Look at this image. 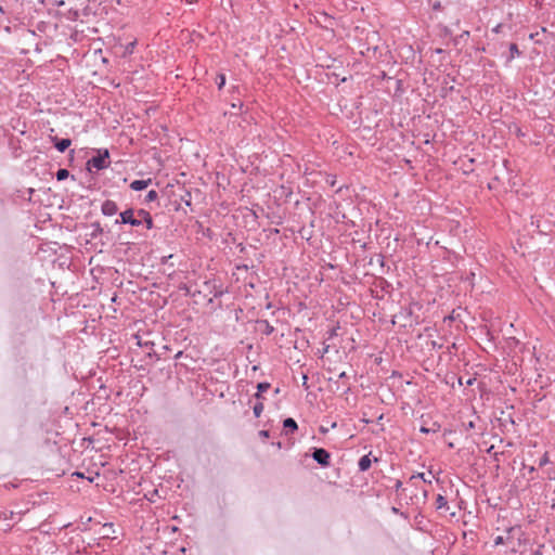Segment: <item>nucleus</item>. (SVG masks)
Returning a JSON list of instances; mask_svg holds the SVG:
<instances>
[{"label":"nucleus","instance_id":"nucleus-1","mask_svg":"<svg viewBox=\"0 0 555 555\" xmlns=\"http://www.w3.org/2000/svg\"><path fill=\"white\" fill-rule=\"evenodd\" d=\"M115 224H130L131 227H140L144 224L147 230L154 228L152 215L145 209L128 208L119 214V219L115 220Z\"/></svg>","mask_w":555,"mask_h":555},{"label":"nucleus","instance_id":"nucleus-2","mask_svg":"<svg viewBox=\"0 0 555 555\" xmlns=\"http://www.w3.org/2000/svg\"><path fill=\"white\" fill-rule=\"evenodd\" d=\"M87 169L91 171L92 168L96 170H103L109 167L111 157L107 149H99L96 150V155L92 156L87 162Z\"/></svg>","mask_w":555,"mask_h":555},{"label":"nucleus","instance_id":"nucleus-3","mask_svg":"<svg viewBox=\"0 0 555 555\" xmlns=\"http://www.w3.org/2000/svg\"><path fill=\"white\" fill-rule=\"evenodd\" d=\"M311 456L322 467L331 465V453L324 448H313Z\"/></svg>","mask_w":555,"mask_h":555},{"label":"nucleus","instance_id":"nucleus-4","mask_svg":"<svg viewBox=\"0 0 555 555\" xmlns=\"http://www.w3.org/2000/svg\"><path fill=\"white\" fill-rule=\"evenodd\" d=\"M50 141L53 143V146L60 152L64 153L72 144V140L68 138H59L56 135H50Z\"/></svg>","mask_w":555,"mask_h":555},{"label":"nucleus","instance_id":"nucleus-5","mask_svg":"<svg viewBox=\"0 0 555 555\" xmlns=\"http://www.w3.org/2000/svg\"><path fill=\"white\" fill-rule=\"evenodd\" d=\"M101 211L104 216H114L118 211V206L114 201L106 199L101 206Z\"/></svg>","mask_w":555,"mask_h":555},{"label":"nucleus","instance_id":"nucleus-6","mask_svg":"<svg viewBox=\"0 0 555 555\" xmlns=\"http://www.w3.org/2000/svg\"><path fill=\"white\" fill-rule=\"evenodd\" d=\"M546 224H542L539 219L534 220V217H531V225H535L537 230L541 234H546L547 231H551L552 224L551 222H545Z\"/></svg>","mask_w":555,"mask_h":555},{"label":"nucleus","instance_id":"nucleus-7","mask_svg":"<svg viewBox=\"0 0 555 555\" xmlns=\"http://www.w3.org/2000/svg\"><path fill=\"white\" fill-rule=\"evenodd\" d=\"M151 182H152L151 179L133 180L130 183V189L133 190V191H142V190H145L151 184Z\"/></svg>","mask_w":555,"mask_h":555},{"label":"nucleus","instance_id":"nucleus-8","mask_svg":"<svg viewBox=\"0 0 555 555\" xmlns=\"http://www.w3.org/2000/svg\"><path fill=\"white\" fill-rule=\"evenodd\" d=\"M283 428L285 429L286 434H293L298 429V425L294 418L287 417L283 421Z\"/></svg>","mask_w":555,"mask_h":555},{"label":"nucleus","instance_id":"nucleus-9","mask_svg":"<svg viewBox=\"0 0 555 555\" xmlns=\"http://www.w3.org/2000/svg\"><path fill=\"white\" fill-rule=\"evenodd\" d=\"M370 455H371V453L365 454L360 457V460L358 462V467H359L360 472H366L371 467L372 460L370 459Z\"/></svg>","mask_w":555,"mask_h":555},{"label":"nucleus","instance_id":"nucleus-10","mask_svg":"<svg viewBox=\"0 0 555 555\" xmlns=\"http://www.w3.org/2000/svg\"><path fill=\"white\" fill-rule=\"evenodd\" d=\"M271 387L270 383L268 382H261V383H258L257 384V392L255 393V398L257 400H262L263 399V392H266L267 390H269Z\"/></svg>","mask_w":555,"mask_h":555},{"label":"nucleus","instance_id":"nucleus-11","mask_svg":"<svg viewBox=\"0 0 555 555\" xmlns=\"http://www.w3.org/2000/svg\"><path fill=\"white\" fill-rule=\"evenodd\" d=\"M90 228H91V232H90V236L91 238H96L98 236H100L102 233H103V228L101 227L100 222H92L90 224Z\"/></svg>","mask_w":555,"mask_h":555},{"label":"nucleus","instance_id":"nucleus-12","mask_svg":"<svg viewBox=\"0 0 555 555\" xmlns=\"http://www.w3.org/2000/svg\"><path fill=\"white\" fill-rule=\"evenodd\" d=\"M436 508L437 509H442V508L449 509L448 501L441 494H438L436 498Z\"/></svg>","mask_w":555,"mask_h":555},{"label":"nucleus","instance_id":"nucleus-13","mask_svg":"<svg viewBox=\"0 0 555 555\" xmlns=\"http://www.w3.org/2000/svg\"><path fill=\"white\" fill-rule=\"evenodd\" d=\"M509 56L507 57L506 62L509 63L515 56L520 55V51L518 49V46L516 43L509 44Z\"/></svg>","mask_w":555,"mask_h":555},{"label":"nucleus","instance_id":"nucleus-14","mask_svg":"<svg viewBox=\"0 0 555 555\" xmlns=\"http://www.w3.org/2000/svg\"><path fill=\"white\" fill-rule=\"evenodd\" d=\"M258 323L264 326L263 333L266 335H271L274 332V327L268 320H259Z\"/></svg>","mask_w":555,"mask_h":555},{"label":"nucleus","instance_id":"nucleus-15","mask_svg":"<svg viewBox=\"0 0 555 555\" xmlns=\"http://www.w3.org/2000/svg\"><path fill=\"white\" fill-rule=\"evenodd\" d=\"M180 201L183 202L186 206L192 205V195L188 190L183 191V194L180 195Z\"/></svg>","mask_w":555,"mask_h":555},{"label":"nucleus","instance_id":"nucleus-16","mask_svg":"<svg viewBox=\"0 0 555 555\" xmlns=\"http://www.w3.org/2000/svg\"><path fill=\"white\" fill-rule=\"evenodd\" d=\"M470 33L468 30H464L462 34L457 35L453 38L454 46L460 44L463 40H466L469 37Z\"/></svg>","mask_w":555,"mask_h":555},{"label":"nucleus","instance_id":"nucleus-17","mask_svg":"<svg viewBox=\"0 0 555 555\" xmlns=\"http://www.w3.org/2000/svg\"><path fill=\"white\" fill-rule=\"evenodd\" d=\"M57 181H63L69 177V171L65 168H61L55 173Z\"/></svg>","mask_w":555,"mask_h":555},{"label":"nucleus","instance_id":"nucleus-18","mask_svg":"<svg viewBox=\"0 0 555 555\" xmlns=\"http://www.w3.org/2000/svg\"><path fill=\"white\" fill-rule=\"evenodd\" d=\"M440 429V425L438 423H434L431 427H421V433L423 434H429V433H437Z\"/></svg>","mask_w":555,"mask_h":555},{"label":"nucleus","instance_id":"nucleus-19","mask_svg":"<svg viewBox=\"0 0 555 555\" xmlns=\"http://www.w3.org/2000/svg\"><path fill=\"white\" fill-rule=\"evenodd\" d=\"M262 411H263V403L260 400H258V402L253 408L255 417H259L261 415Z\"/></svg>","mask_w":555,"mask_h":555},{"label":"nucleus","instance_id":"nucleus-20","mask_svg":"<svg viewBox=\"0 0 555 555\" xmlns=\"http://www.w3.org/2000/svg\"><path fill=\"white\" fill-rule=\"evenodd\" d=\"M158 197V193L155 190H150L147 194L145 195V202H154Z\"/></svg>","mask_w":555,"mask_h":555},{"label":"nucleus","instance_id":"nucleus-21","mask_svg":"<svg viewBox=\"0 0 555 555\" xmlns=\"http://www.w3.org/2000/svg\"><path fill=\"white\" fill-rule=\"evenodd\" d=\"M179 289H180V291H182V292H184V295H185V296H192V297H195V296H196V293H192V292H191V289H190V287H189V286H188V284H185V283H181V284L179 285Z\"/></svg>","mask_w":555,"mask_h":555},{"label":"nucleus","instance_id":"nucleus-22","mask_svg":"<svg viewBox=\"0 0 555 555\" xmlns=\"http://www.w3.org/2000/svg\"><path fill=\"white\" fill-rule=\"evenodd\" d=\"M225 85V75L224 74H219L217 76V86H218V89L221 90Z\"/></svg>","mask_w":555,"mask_h":555},{"label":"nucleus","instance_id":"nucleus-23","mask_svg":"<svg viewBox=\"0 0 555 555\" xmlns=\"http://www.w3.org/2000/svg\"><path fill=\"white\" fill-rule=\"evenodd\" d=\"M544 545L540 544L538 548L531 555H543Z\"/></svg>","mask_w":555,"mask_h":555},{"label":"nucleus","instance_id":"nucleus-24","mask_svg":"<svg viewBox=\"0 0 555 555\" xmlns=\"http://www.w3.org/2000/svg\"><path fill=\"white\" fill-rule=\"evenodd\" d=\"M548 462L547 454H544L539 462V466H544Z\"/></svg>","mask_w":555,"mask_h":555},{"label":"nucleus","instance_id":"nucleus-25","mask_svg":"<svg viewBox=\"0 0 555 555\" xmlns=\"http://www.w3.org/2000/svg\"><path fill=\"white\" fill-rule=\"evenodd\" d=\"M453 313H454V311L451 314L444 317L443 321L444 322H450V323L453 322L455 320V317H454Z\"/></svg>","mask_w":555,"mask_h":555},{"label":"nucleus","instance_id":"nucleus-26","mask_svg":"<svg viewBox=\"0 0 555 555\" xmlns=\"http://www.w3.org/2000/svg\"><path fill=\"white\" fill-rule=\"evenodd\" d=\"M391 512H392L393 514H398V515L403 516L404 518H408V516H406V515H404L402 512H400V509H399V508H397L396 506H392V507H391Z\"/></svg>","mask_w":555,"mask_h":555},{"label":"nucleus","instance_id":"nucleus-27","mask_svg":"<svg viewBox=\"0 0 555 555\" xmlns=\"http://www.w3.org/2000/svg\"><path fill=\"white\" fill-rule=\"evenodd\" d=\"M302 386L308 389L309 388V385H308V376L306 374L302 375Z\"/></svg>","mask_w":555,"mask_h":555},{"label":"nucleus","instance_id":"nucleus-28","mask_svg":"<svg viewBox=\"0 0 555 555\" xmlns=\"http://www.w3.org/2000/svg\"><path fill=\"white\" fill-rule=\"evenodd\" d=\"M259 436L262 437V438H268L270 436V431L269 430H260L259 431Z\"/></svg>","mask_w":555,"mask_h":555},{"label":"nucleus","instance_id":"nucleus-29","mask_svg":"<svg viewBox=\"0 0 555 555\" xmlns=\"http://www.w3.org/2000/svg\"><path fill=\"white\" fill-rule=\"evenodd\" d=\"M504 543V539L503 537L499 535L494 539V544L495 545H500V544H503Z\"/></svg>","mask_w":555,"mask_h":555},{"label":"nucleus","instance_id":"nucleus-30","mask_svg":"<svg viewBox=\"0 0 555 555\" xmlns=\"http://www.w3.org/2000/svg\"><path fill=\"white\" fill-rule=\"evenodd\" d=\"M402 487V482L400 480H397L395 483V489L399 490Z\"/></svg>","mask_w":555,"mask_h":555},{"label":"nucleus","instance_id":"nucleus-31","mask_svg":"<svg viewBox=\"0 0 555 555\" xmlns=\"http://www.w3.org/2000/svg\"><path fill=\"white\" fill-rule=\"evenodd\" d=\"M440 8H441V4H440V2H439V1H438V2H436V3L433 5V9H434V10H439Z\"/></svg>","mask_w":555,"mask_h":555},{"label":"nucleus","instance_id":"nucleus-32","mask_svg":"<svg viewBox=\"0 0 555 555\" xmlns=\"http://www.w3.org/2000/svg\"><path fill=\"white\" fill-rule=\"evenodd\" d=\"M467 429H472L475 427V423L473 421H470L467 425H466Z\"/></svg>","mask_w":555,"mask_h":555},{"label":"nucleus","instance_id":"nucleus-33","mask_svg":"<svg viewBox=\"0 0 555 555\" xmlns=\"http://www.w3.org/2000/svg\"><path fill=\"white\" fill-rule=\"evenodd\" d=\"M412 478H422L424 481H426L423 473H420L416 476H412Z\"/></svg>","mask_w":555,"mask_h":555},{"label":"nucleus","instance_id":"nucleus-34","mask_svg":"<svg viewBox=\"0 0 555 555\" xmlns=\"http://www.w3.org/2000/svg\"><path fill=\"white\" fill-rule=\"evenodd\" d=\"M378 258H379L380 266H384V256L378 255Z\"/></svg>","mask_w":555,"mask_h":555},{"label":"nucleus","instance_id":"nucleus-35","mask_svg":"<svg viewBox=\"0 0 555 555\" xmlns=\"http://www.w3.org/2000/svg\"><path fill=\"white\" fill-rule=\"evenodd\" d=\"M339 378H346L347 377V374L346 372H341L339 375H338Z\"/></svg>","mask_w":555,"mask_h":555},{"label":"nucleus","instance_id":"nucleus-36","mask_svg":"<svg viewBox=\"0 0 555 555\" xmlns=\"http://www.w3.org/2000/svg\"><path fill=\"white\" fill-rule=\"evenodd\" d=\"M168 258H172V255H169L167 257H163V262H166Z\"/></svg>","mask_w":555,"mask_h":555},{"label":"nucleus","instance_id":"nucleus-37","mask_svg":"<svg viewBox=\"0 0 555 555\" xmlns=\"http://www.w3.org/2000/svg\"><path fill=\"white\" fill-rule=\"evenodd\" d=\"M493 449H494V447H493V446H491V447L487 450V452H488L489 454H491V453H492V451H493Z\"/></svg>","mask_w":555,"mask_h":555},{"label":"nucleus","instance_id":"nucleus-38","mask_svg":"<svg viewBox=\"0 0 555 555\" xmlns=\"http://www.w3.org/2000/svg\"><path fill=\"white\" fill-rule=\"evenodd\" d=\"M473 382H474V379L469 378V379L466 382V385H473Z\"/></svg>","mask_w":555,"mask_h":555},{"label":"nucleus","instance_id":"nucleus-39","mask_svg":"<svg viewBox=\"0 0 555 555\" xmlns=\"http://www.w3.org/2000/svg\"><path fill=\"white\" fill-rule=\"evenodd\" d=\"M320 430H321V433H323V434L327 433V429H326L325 427H321V428H320Z\"/></svg>","mask_w":555,"mask_h":555},{"label":"nucleus","instance_id":"nucleus-40","mask_svg":"<svg viewBox=\"0 0 555 555\" xmlns=\"http://www.w3.org/2000/svg\"><path fill=\"white\" fill-rule=\"evenodd\" d=\"M221 295H222V292H216V293H215V297H219V296H221Z\"/></svg>","mask_w":555,"mask_h":555},{"label":"nucleus","instance_id":"nucleus-41","mask_svg":"<svg viewBox=\"0 0 555 555\" xmlns=\"http://www.w3.org/2000/svg\"><path fill=\"white\" fill-rule=\"evenodd\" d=\"M412 314V311L409 310V311H405V317H410Z\"/></svg>","mask_w":555,"mask_h":555},{"label":"nucleus","instance_id":"nucleus-42","mask_svg":"<svg viewBox=\"0 0 555 555\" xmlns=\"http://www.w3.org/2000/svg\"><path fill=\"white\" fill-rule=\"evenodd\" d=\"M442 52H443L442 49H440V48L436 49V53H442Z\"/></svg>","mask_w":555,"mask_h":555},{"label":"nucleus","instance_id":"nucleus-43","mask_svg":"<svg viewBox=\"0 0 555 555\" xmlns=\"http://www.w3.org/2000/svg\"><path fill=\"white\" fill-rule=\"evenodd\" d=\"M133 46H134V42H131V43L129 44V49H132V48H133Z\"/></svg>","mask_w":555,"mask_h":555},{"label":"nucleus","instance_id":"nucleus-44","mask_svg":"<svg viewBox=\"0 0 555 555\" xmlns=\"http://www.w3.org/2000/svg\"><path fill=\"white\" fill-rule=\"evenodd\" d=\"M133 46H134V42H131V43L129 44V49H132V48H133Z\"/></svg>","mask_w":555,"mask_h":555},{"label":"nucleus","instance_id":"nucleus-45","mask_svg":"<svg viewBox=\"0 0 555 555\" xmlns=\"http://www.w3.org/2000/svg\"><path fill=\"white\" fill-rule=\"evenodd\" d=\"M333 335H335V330H332L330 336L332 337Z\"/></svg>","mask_w":555,"mask_h":555},{"label":"nucleus","instance_id":"nucleus-46","mask_svg":"<svg viewBox=\"0 0 555 555\" xmlns=\"http://www.w3.org/2000/svg\"><path fill=\"white\" fill-rule=\"evenodd\" d=\"M529 472H530V473L534 472V467H533V466H531V467L529 468Z\"/></svg>","mask_w":555,"mask_h":555},{"label":"nucleus","instance_id":"nucleus-47","mask_svg":"<svg viewBox=\"0 0 555 555\" xmlns=\"http://www.w3.org/2000/svg\"><path fill=\"white\" fill-rule=\"evenodd\" d=\"M64 4V1H59L57 2V5H63Z\"/></svg>","mask_w":555,"mask_h":555},{"label":"nucleus","instance_id":"nucleus-48","mask_svg":"<svg viewBox=\"0 0 555 555\" xmlns=\"http://www.w3.org/2000/svg\"><path fill=\"white\" fill-rule=\"evenodd\" d=\"M181 353H182L181 351H178L176 358H179L181 356Z\"/></svg>","mask_w":555,"mask_h":555},{"label":"nucleus","instance_id":"nucleus-49","mask_svg":"<svg viewBox=\"0 0 555 555\" xmlns=\"http://www.w3.org/2000/svg\"><path fill=\"white\" fill-rule=\"evenodd\" d=\"M271 307H272V306H271V304L269 302V304L267 305V307H266V308H267V309H270Z\"/></svg>","mask_w":555,"mask_h":555},{"label":"nucleus","instance_id":"nucleus-50","mask_svg":"<svg viewBox=\"0 0 555 555\" xmlns=\"http://www.w3.org/2000/svg\"><path fill=\"white\" fill-rule=\"evenodd\" d=\"M444 33H446V35L450 34L448 28H446Z\"/></svg>","mask_w":555,"mask_h":555},{"label":"nucleus","instance_id":"nucleus-51","mask_svg":"<svg viewBox=\"0 0 555 555\" xmlns=\"http://www.w3.org/2000/svg\"><path fill=\"white\" fill-rule=\"evenodd\" d=\"M196 296H199L201 295V291H196Z\"/></svg>","mask_w":555,"mask_h":555},{"label":"nucleus","instance_id":"nucleus-52","mask_svg":"<svg viewBox=\"0 0 555 555\" xmlns=\"http://www.w3.org/2000/svg\"><path fill=\"white\" fill-rule=\"evenodd\" d=\"M279 392H280V389H279V388H276V389L274 390V393H279Z\"/></svg>","mask_w":555,"mask_h":555},{"label":"nucleus","instance_id":"nucleus-53","mask_svg":"<svg viewBox=\"0 0 555 555\" xmlns=\"http://www.w3.org/2000/svg\"><path fill=\"white\" fill-rule=\"evenodd\" d=\"M509 422H511L512 424H514V423H515V422H514V420H513L511 416H509Z\"/></svg>","mask_w":555,"mask_h":555},{"label":"nucleus","instance_id":"nucleus-54","mask_svg":"<svg viewBox=\"0 0 555 555\" xmlns=\"http://www.w3.org/2000/svg\"><path fill=\"white\" fill-rule=\"evenodd\" d=\"M448 446H449V448H453L454 447L452 442H450Z\"/></svg>","mask_w":555,"mask_h":555}]
</instances>
